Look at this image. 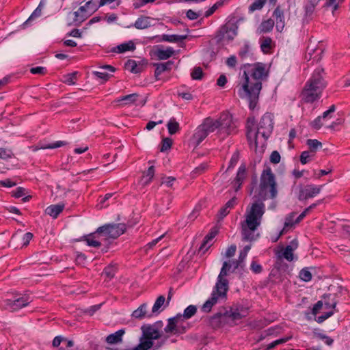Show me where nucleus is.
<instances>
[{
	"label": "nucleus",
	"mask_w": 350,
	"mask_h": 350,
	"mask_svg": "<svg viewBox=\"0 0 350 350\" xmlns=\"http://www.w3.org/2000/svg\"><path fill=\"white\" fill-rule=\"evenodd\" d=\"M208 325L214 329L219 328L227 324L225 311L219 312L208 319Z\"/></svg>",
	"instance_id": "13"
},
{
	"label": "nucleus",
	"mask_w": 350,
	"mask_h": 350,
	"mask_svg": "<svg viewBox=\"0 0 350 350\" xmlns=\"http://www.w3.org/2000/svg\"><path fill=\"white\" fill-rule=\"evenodd\" d=\"M154 175V167L153 165H151L150 167H149L147 172H146L145 176H144V178H146V180L144 182V184H145V185L148 184L152 179Z\"/></svg>",
	"instance_id": "49"
},
{
	"label": "nucleus",
	"mask_w": 350,
	"mask_h": 350,
	"mask_svg": "<svg viewBox=\"0 0 350 350\" xmlns=\"http://www.w3.org/2000/svg\"><path fill=\"white\" fill-rule=\"evenodd\" d=\"M247 254L245 252H243L242 251L240 252L239 258L237 260H233L234 264V270H236L237 269L241 267L243 268L244 267V260L247 256Z\"/></svg>",
	"instance_id": "40"
},
{
	"label": "nucleus",
	"mask_w": 350,
	"mask_h": 350,
	"mask_svg": "<svg viewBox=\"0 0 350 350\" xmlns=\"http://www.w3.org/2000/svg\"><path fill=\"white\" fill-rule=\"evenodd\" d=\"M225 314L227 320V324L232 326L236 323V321L242 319L243 316L237 311L225 310Z\"/></svg>",
	"instance_id": "22"
},
{
	"label": "nucleus",
	"mask_w": 350,
	"mask_h": 350,
	"mask_svg": "<svg viewBox=\"0 0 350 350\" xmlns=\"http://www.w3.org/2000/svg\"><path fill=\"white\" fill-rule=\"evenodd\" d=\"M135 47L134 44L131 41H130L129 42L123 43L122 44L117 46L113 49V51L120 53H124V52H126L128 51H133L135 49Z\"/></svg>",
	"instance_id": "36"
},
{
	"label": "nucleus",
	"mask_w": 350,
	"mask_h": 350,
	"mask_svg": "<svg viewBox=\"0 0 350 350\" xmlns=\"http://www.w3.org/2000/svg\"><path fill=\"white\" fill-rule=\"evenodd\" d=\"M237 204V198L235 197L228 200L225 205L221 208L218 213V217L219 219L224 218L229 213L230 210L232 209Z\"/></svg>",
	"instance_id": "18"
},
{
	"label": "nucleus",
	"mask_w": 350,
	"mask_h": 350,
	"mask_svg": "<svg viewBox=\"0 0 350 350\" xmlns=\"http://www.w3.org/2000/svg\"><path fill=\"white\" fill-rule=\"evenodd\" d=\"M280 161V155L278 151H273L270 156V161L274 164H277Z\"/></svg>",
	"instance_id": "60"
},
{
	"label": "nucleus",
	"mask_w": 350,
	"mask_h": 350,
	"mask_svg": "<svg viewBox=\"0 0 350 350\" xmlns=\"http://www.w3.org/2000/svg\"><path fill=\"white\" fill-rule=\"evenodd\" d=\"M163 322L159 321L152 325L142 327V336L139 343L133 350H149L154 345V340H159L163 336Z\"/></svg>",
	"instance_id": "4"
},
{
	"label": "nucleus",
	"mask_w": 350,
	"mask_h": 350,
	"mask_svg": "<svg viewBox=\"0 0 350 350\" xmlns=\"http://www.w3.org/2000/svg\"><path fill=\"white\" fill-rule=\"evenodd\" d=\"M251 79L247 71L243 72L244 83L241 90H239L241 97H247L250 102V108H255L260 92L262 89V80L267 76L265 65L262 63H257L252 66L250 70Z\"/></svg>",
	"instance_id": "2"
},
{
	"label": "nucleus",
	"mask_w": 350,
	"mask_h": 350,
	"mask_svg": "<svg viewBox=\"0 0 350 350\" xmlns=\"http://www.w3.org/2000/svg\"><path fill=\"white\" fill-rule=\"evenodd\" d=\"M299 278L305 282H309L312 279V273L308 268L302 269L299 272Z\"/></svg>",
	"instance_id": "48"
},
{
	"label": "nucleus",
	"mask_w": 350,
	"mask_h": 350,
	"mask_svg": "<svg viewBox=\"0 0 350 350\" xmlns=\"http://www.w3.org/2000/svg\"><path fill=\"white\" fill-rule=\"evenodd\" d=\"M272 40L269 37H264L260 40V48L264 53H267L271 48Z\"/></svg>",
	"instance_id": "41"
},
{
	"label": "nucleus",
	"mask_w": 350,
	"mask_h": 350,
	"mask_svg": "<svg viewBox=\"0 0 350 350\" xmlns=\"http://www.w3.org/2000/svg\"><path fill=\"white\" fill-rule=\"evenodd\" d=\"M202 70L200 67L194 68L193 70L191 72V77L194 80H199L202 79Z\"/></svg>",
	"instance_id": "52"
},
{
	"label": "nucleus",
	"mask_w": 350,
	"mask_h": 350,
	"mask_svg": "<svg viewBox=\"0 0 350 350\" xmlns=\"http://www.w3.org/2000/svg\"><path fill=\"white\" fill-rule=\"evenodd\" d=\"M126 68L133 73H139L142 70V67L138 66L135 60L129 59L125 64Z\"/></svg>",
	"instance_id": "37"
},
{
	"label": "nucleus",
	"mask_w": 350,
	"mask_h": 350,
	"mask_svg": "<svg viewBox=\"0 0 350 350\" xmlns=\"http://www.w3.org/2000/svg\"><path fill=\"white\" fill-rule=\"evenodd\" d=\"M66 144V142H64V141H57L55 143H53V144H49V145H46V146H42L41 148H43V149H46V148H59V147H61L62 146H64Z\"/></svg>",
	"instance_id": "57"
},
{
	"label": "nucleus",
	"mask_w": 350,
	"mask_h": 350,
	"mask_svg": "<svg viewBox=\"0 0 350 350\" xmlns=\"http://www.w3.org/2000/svg\"><path fill=\"white\" fill-rule=\"evenodd\" d=\"M323 187V185H307L299 189L298 199L305 200L312 198L318 195Z\"/></svg>",
	"instance_id": "12"
},
{
	"label": "nucleus",
	"mask_w": 350,
	"mask_h": 350,
	"mask_svg": "<svg viewBox=\"0 0 350 350\" xmlns=\"http://www.w3.org/2000/svg\"><path fill=\"white\" fill-rule=\"evenodd\" d=\"M151 21L148 16H141L135 21L134 27L138 29H146L151 26Z\"/></svg>",
	"instance_id": "26"
},
{
	"label": "nucleus",
	"mask_w": 350,
	"mask_h": 350,
	"mask_svg": "<svg viewBox=\"0 0 350 350\" xmlns=\"http://www.w3.org/2000/svg\"><path fill=\"white\" fill-rule=\"evenodd\" d=\"M174 53V50L172 47H167L166 49H158L155 51V55L160 60H165L172 57Z\"/></svg>",
	"instance_id": "28"
},
{
	"label": "nucleus",
	"mask_w": 350,
	"mask_h": 350,
	"mask_svg": "<svg viewBox=\"0 0 350 350\" xmlns=\"http://www.w3.org/2000/svg\"><path fill=\"white\" fill-rule=\"evenodd\" d=\"M273 16L275 19L277 29L281 31L284 27V16L283 11L279 6L275 9Z\"/></svg>",
	"instance_id": "17"
},
{
	"label": "nucleus",
	"mask_w": 350,
	"mask_h": 350,
	"mask_svg": "<svg viewBox=\"0 0 350 350\" xmlns=\"http://www.w3.org/2000/svg\"><path fill=\"white\" fill-rule=\"evenodd\" d=\"M323 68H317L306 83L301 92V99L305 103H313L321 97L326 85L323 76Z\"/></svg>",
	"instance_id": "3"
},
{
	"label": "nucleus",
	"mask_w": 350,
	"mask_h": 350,
	"mask_svg": "<svg viewBox=\"0 0 350 350\" xmlns=\"http://www.w3.org/2000/svg\"><path fill=\"white\" fill-rule=\"evenodd\" d=\"M41 8H37L33 13L31 14V16L29 17V18L23 24V26L24 27H26L35 18L39 17L41 15Z\"/></svg>",
	"instance_id": "45"
},
{
	"label": "nucleus",
	"mask_w": 350,
	"mask_h": 350,
	"mask_svg": "<svg viewBox=\"0 0 350 350\" xmlns=\"http://www.w3.org/2000/svg\"><path fill=\"white\" fill-rule=\"evenodd\" d=\"M64 206V204H52L46 208L45 213L55 219L62 212Z\"/></svg>",
	"instance_id": "19"
},
{
	"label": "nucleus",
	"mask_w": 350,
	"mask_h": 350,
	"mask_svg": "<svg viewBox=\"0 0 350 350\" xmlns=\"http://www.w3.org/2000/svg\"><path fill=\"white\" fill-rule=\"evenodd\" d=\"M197 312V308L194 305H190L186 308L184 310V313L182 315V319H189L192 317Z\"/></svg>",
	"instance_id": "39"
},
{
	"label": "nucleus",
	"mask_w": 350,
	"mask_h": 350,
	"mask_svg": "<svg viewBox=\"0 0 350 350\" xmlns=\"http://www.w3.org/2000/svg\"><path fill=\"white\" fill-rule=\"evenodd\" d=\"M213 306L214 305L213 304V302L211 301V300L208 299L202 305L201 310L204 312H208L211 310V308H213Z\"/></svg>",
	"instance_id": "59"
},
{
	"label": "nucleus",
	"mask_w": 350,
	"mask_h": 350,
	"mask_svg": "<svg viewBox=\"0 0 350 350\" xmlns=\"http://www.w3.org/2000/svg\"><path fill=\"white\" fill-rule=\"evenodd\" d=\"M293 252L294 251H293L291 248L286 246L283 251H280L277 253V256L280 260L284 258L291 262L294 259Z\"/></svg>",
	"instance_id": "30"
},
{
	"label": "nucleus",
	"mask_w": 350,
	"mask_h": 350,
	"mask_svg": "<svg viewBox=\"0 0 350 350\" xmlns=\"http://www.w3.org/2000/svg\"><path fill=\"white\" fill-rule=\"evenodd\" d=\"M310 151H304L300 155V162L302 164H306L309 162L310 157L312 155L310 154Z\"/></svg>",
	"instance_id": "55"
},
{
	"label": "nucleus",
	"mask_w": 350,
	"mask_h": 350,
	"mask_svg": "<svg viewBox=\"0 0 350 350\" xmlns=\"http://www.w3.org/2000/svg\"><path fill=\"white\" fill-rule=\"evenodd\" d=\"M182 315L178 314L176 317L170 318L168 323L164 328L165 335L171 334H180L185 332V327L181 325Z\"/></svg>",
	"instance_id": "11"
},
{
	"label": "nucleus",
	"mask_w": 350,
	"mask_h": 350,
	"mask_svg": "<svg viewBox=\"0 0 350 350\" xmlns=\"http://www.w3.org/2000/svg\"><path fill=\"white\" fill-rule=\"evenodd\" d=\"M172 144V140L170 138H165L162 141V146L161 148V152H165L170 149Z\"/></svg>",
	"instance_id": "53"
},
{
	"label": "nucleus",
	"mask_w": 350,
	"mask_h": 350,
	"mask_svg": "<svg viewBox=\"0 0 350 350\" xmlns=\"http://www.w3.org/2000/svg\"><path fill=\"white\" fill-rule=\"evenodd\" d=\"M218 232V230L216 228H213L211 232L205 237L203 243L200 247L199 251L202 252L203 253L210 247L211 244L209 242L216 236Z\"/></svg>",
	"instance_id": "21"
},
{
	"label": "nucleus",
	"mask_w": 350,
	"mask_h": 350,
	"mask_svg": "<svg viewBox=\"0 0 350 350\" xmlns=\"http://www.w3.org/2000/svg\"><path fill=\"white\" fill-rule=\"evenodd\" d=\"M217 120L219 124V135L222 138L236 133V122L229 113H222Z\"/></svg>",
	"instance_id": "7"
},
{
	"label": "nucleus",
	"mask_w": 350,
	"mask_h": 350,
	"mask_svg": "<svg viewBox=\"0 0 350 350\" xmlns=\"http://www.w3.org/2000/svg\"><path fill=\"white\" fill-rule=\"evenodd\" d=\"M165 301V298L163 295H160L157 300L155 301L152 308V312H150L152 314V316L154 314H159L164 308H162L163 306Z\"/></svg>",
	"instance_id": "29"
},
{
	"label": "nucleus",
	"mask_w": 350,
	"mask_h": 350,
	"mask_svg": "<svg viewBox=\"0 0 350 350\" xmlns=\"http://www.w3.org/2000/svg\"><path fill=\"white\" fill-rule=\"evenodd\" d=\"M273 116L270 113H266L260 119L257 131L254 135L257 140L260 136L267 139L271 134L273 129Z\"/></svg>",
	"instance_id": "8"
},
{
	"label": "nucleus",
	"mask_w": 350,
	"mask_h": 350,
	"mask_svg": "<svg viewBox=\"0 0 350 350\" xmlns=\"http://www.w3.org/2000/svg\"><path fill=\"white\" fill-rule=\"evenodd\" d=\"M278 189L275 175L270 168L263 170L260 179V185L255 191L254 198L257 200L246 209L245 219L241 224L242 239L252 241L258 234H256L260 226L265 213V204L262 202L267 199H273L277 196Z\"/></svg>",
	"instance_id": "1"
},
{
	"label": "nucleus",
	"mask_w": 350,
	"mask_h": 350,
	"mask_svg": "<svg viewBox=\"0 0 350 350\" xmlns=\"http://www.w3.org/2000/svg\"><path fill=\"white\" fill-rule=\"evenodd\" d=\"M246 177V168L244 165H241L238 170L237 174L234 180L235 185H237L235 190L238 191L240 189L243 181Z\"/></svg>",
	"instance_id": "25"
},
{
	"label": "nucleus",
	"mask_w": 350,
	"mask_h": 350,
	"mask_svg": "<svg viewBox=\"0 0 350 350\" xmlns=\"http://www.w3.org/2000/svg\"><path fill=\"white\" fill-rule=\"evenodd\" d=\"M320 0H308L304 5L306 16H310L314 11L316 6L319 4Z\"/></svg>",
	"instance_id": "35"
},
{
	"label": "nucleus",
	"mask_w": 350,
	"mask_h": 350,
	"mask_svg": "<svg viewBox=\"0 0 350 350\" xmlns=\"http://www.w3.org/2000/svg\"><path fill=\"white\" fill-rule=\"evenodd\" d=\"M126 230L124 224H105L97 228V234L103 237V240L108 241L109 239H115L122 234Z\"/></svg>",
	"instance_id": "6"
},
{
	"label": "nucleus",
	"mask_w": 350,
	"mask_h": 350,
	"mask_svg": "<svg viewBox=\"0 0 350 350\" xmlns=\"http://www.w3.org/2000/svg\"><path fill=\"white\" fill-rule=\"evenodd\" d=\"M187 38L186 35H167L163 34L161 40L168 42H178Z\"/></svg>",
	"instance_id": "33"
},
{
	"label": "nucleus",
	"mask_w": 350,
	"mask_h": 350,
	"mask_svg": "<svg viewBox=\"0 0 350 350\" xmlns=\"http://www.w3.org/2000/svg\"><path fill=\"white\" fill-rule=\"evenodd\" d=\"M314 335L319 339L323 340L325 343L328 346L332 345L334 342V340L332 338L320 332H314Z\"/></svg>",
	"instance_id": "47"
},
{
	"label": "nucleus",
	"mask_w": 350,
	"mask_h": 350,
	"mask_svg": "<svg viewBox=\"0 0 350 350\" xmlns=\"http://www.w3.org/2000/svg\"><path fill=\"white\" fill-rule=\"evenodd\" d=\"M250 268L255 273H260L262 270L261 265L258 264L256 261L252 262Z\"/></svg>",
	"instance_id": "61"
},
{
	"label": "nucleus",
	"mask_w": 350,
	"mask_h": 350,
	"mask_svg": "<svg viewBox=\"0 0 350 350\" xmlns=\"http://www.w3.org/2000/svg\"><path fill=\"white\" fill-rule=\"evenodd\" d=\"M173 62L168 61L165 63H154L153 66L155 67L154 75L156 78L161 75L163 72L170 70Z\"/></svg>",
	"instance_id": "23"
},
{
	"label": "nucleus",
	"mask_w": 350,
	"mask_h": 350,
	"mask_svg": "<svg viewBox=\"0 0 350 350\" xmlns=\"http://www.w3.org/2000/svg\"><path fill=\"white\" fill-rule=\"evenodd\" d=\"M323 303L325 308L327 309L335 308L337 304L335 295L329 294L324 295Z\"/></svg>",
	"instance_id": "31"
},
{
	"label": "nucleus",
	"mask_w": 350,
	"mask_h": 350,
	"mask_svg": "<svg viewBox=\"0 0 350 350\" xmlns=\"http://www.w3.org/2000/svg\"><path fill=\"white\" fill-rule=\"evenodd\" d=\"M167 127L170 135L175 134L180 129L179 124L175 120L174 118L170 119L167 124Z\"/></svg>",
	"instance_id": "38"
},
{
	"label": "nucleus",
	"mask_w": 350,
	"mask_h": 350,
	"mask_svg": "<svg viewBox=\"0 0 350 350\" xmlns=\"http://www.w3.org/2000/svg\"><path fill=\"white\" fill-rule=\"evenodd\" d=\"M96 234L97 230L94 233L85 237V240L88 245L93 247H98L102 245V242L105 241L103 237H99L100 235Z\"/></svg>",
	"instance_id": "16"
},
{
	"label": "nucleus",
	"mask_w": 350,
	"mask_h": 350,
	"mask_svg": "<svg viewBox=\"0 0 350 350\" xmlns=\"http://www.w3.org/2000/svg\"><path fill=\"white\" fill-rule=\"evenodd\" d=\"M87 14H91L97 10L98 6L96 5L92 1H88L85 4Z\"/></svg>",
	"instance_id": "54"
},
{
	"label": "nucleus",
	"mask_w": 350,
	"mask_h": 350,
	"mask_svg": "<svg viewBox=\"0 0 350 350\" xmlns=\"http://www.w3.org/2000/svg\"><path fill=\"white\" fill-rule=\"evenodd\" d=\"M139 97V95L138 94H131L121 97L117 100V102H124V105H131L135 103L138 100Z\"/></svg>",
	"instance_id": "34"
},
{
	"label": "nucleus",
	"mask_w": 350,
	"mask_h": 350,
	"mask_svg": "<svg viewBox=\"0 0 350 350\" xmlns=\"http://www.w3.org/2000/svg\"><path fill=\"white\" fill-rule=\"evenodd\" d=\"M93 74L95 76H96L98 78H100V79L105 80V81L107 80L109 77L108 73H107L105 71H103V70H100V71H94Z\"/></svg>",
	"instance_id": "62"
},
{
	"label": "nucleus",
	"mask_w": 350,
	"mask_h": 350,
	"mask_svg": "<svg viewBox=\"0 0 350 350\" xmlns=\"http://www.w3.org/2000/svg\"><path fill=\"white\" fill-rule=\"evenodd\" d=\"M306 144L309 146L311 152H315L319 148L322 146V144L317 139H308Z\"/></svg>",
	"instance_id": "43"
},
{
	"label": "nucleus",
	"mask_w": 350,
	"mask_h": 350,
	"mask_svg": "<svg viewBox=\"0 0 350 350\" xmlns=\"http://www.w3.org/2000/svg\"><path fill=\"white\" fill-rule=\"evenodd\" d=\"M77 72H74L66 75L65 76H64V82L68 85L75 84V81L77 80Z\"/></svg>",
	"instance_id": "46"
},
{
	"label": "nucleus",
	"mask_w": 350,
	"mask_h": 350,
	"mask_svg": "<svg viewBox=\"0 0 350 350\" xmlns=\"http://www.w3.org/2000/svg\"><path fill=\"white\" fill-rule=\"evenodd\" d=\"M204 129H205L208 135L210 133H213L215 131H217V133L219 134V124L217 120H214L213 118L208 117L204 120L203 122L201 124Z\"/></svg>",
	"instance_id": "15"
},
{
	"label": "nucleus",
	"mask_w": 350,
	"mask_h": 350,
	"mask_svg": "<svg viewBox=\"0 0 350 350\" xmlns=\"http://www.w3.org/2000/svg\"><path fill=\"white\" fill-rule=\"evenodd\" d=\"M231 265L227 262H224L217 281L209 298L215 306L219 300L224 299L228 290V282L224 277L227 275V268L230 269Z\"/></svg>",
	"instance_id": "5"
},
{
	"label": "nucleus",
	"mask_w": 350,
	"mask_h": 350,
	"mask_svg": "<svg viewBox=\"0 0 350 350\" xmlns=\"http://www.w3.org/2000/svg\"><path fill=\"white\" fill-rule=\"evenodd\" d=\"M237 247L235 245H231L226 252V256L227 258L232 257L236 252Z\"/></svg>",
	"instance_id": "64"
},
{
	"label": "nucleus",
	"mask_w": 350,
	"mask_h": 350,
	"mask_svg": "<svg viewBox=\"0 0 350 350\" xmlns=\"http://www.w3.org/2000/svg\"><path fill=\"white\" fill-rule=\"evenodd\" d=\"M132 317L135 319H142L145 317H151L152 316L151 313L148 314L147 304L144 303L133 312Z\"/></svg>",
	"instance_id": "20"
},
{
	"label": "nucleus",
	"mask_w": 350,
	"mask_h": 350,
	"mask_svg": "<svg viewBox=\"0 0 350 350\" xmlns=\"http://www.w3.org/2000/svg\"><path fill=\"white\" fill-rule=\"evenodd\" d=\"M207 136L208 133H206L205 129H204L203 126L200 124L197 127L195 133L192 136V143L196 146H198Z\"/></svg>",
	"instance_id": "14"
},
{
	"label": "nucleus",
	"mask_w": 350,
	"mask_h": 350,
	"mask_svg": "<svg viewBox=\"0 0 350 350\" xmlns=\"http://www.w3.org/2000/svg\"><path fill=\"white\" fill-rule=\"evenodd\" d=\"M124 333L125 332L124 329H119L115 333L109 334L106 338V342L110 345L117 344L122 341V336Z\"/></svg>",
	"instance_id": "24"
},
{
	"label": "nucleus",
	"mask_w": 350,
	"mask_h": 350,
	"mask_svg": "<svg viewBox=\"0 0 350 350\" xmlns=\"http://www.w3.org/2000/svg\"><path fill=\"white\" fill-rule=\"evenodd\" d=\"M296 215V213L293 212L288 214L285 218V222L283 229L280 231V236L286 233L289 229L293 227L295 223L294 217Z\"/></svg>",
	"instance_id": "27"
},
{
	"label": "nucleus",
	"mask_w": 350,
	"mask_h": 350,
	"mask_svg": "<svg viewBox=\"0 0 350 350\" xmlns=\"http://www.w3.org/2000/svg\"><path fill=\"white\" fill-rule=\"evenodd\" d=\"M3 307L12 311L19 310L27 306L31 299L29 295H24L21 297H15L14 299H7L4 300Z\"/></svg>",
	"instance_id": "10"
},
{
	"label": "nucleus",
	"mask_w": 350,
	"mask_h": 350,
	"mask_svg": "<svg viewBox=\"0 0 350 350\" xmlns=\"http://www.w3.org/2000/svg\"><path fill=\"white\" fill-rule=\"evenodd\" d=\"M169 337V335H163L159 340H157V342H155V340H154V345L151 347L152 350H159L164 345Z\"/></svg>",
	"instance_id": "44"
},
{
	"label": "nucleus",
	"mask_w": 350,
	"mask_h": 350,
	"mask_svg": "<svg viewBox=\"0 0 350 350\" xmlns=\"http://www.w3.org/2000/svg\"><path fill=\"white\" fill-rule=\"evenodd\" d=\"M237 25L231 22L226 23L217 31L216 38L217 42H230L237 35Z\"/></svg>",
	"instance_id": "9"
},
{
	"label": "nucleus",
	"mask_w": 350,
	"mask_h": 350,
	"mask_svg": "<svg viewBox=\"0 0 350 350\" xmlns=\"http://www.w3.org/2000/svg\"><path fill=\"white\" fill-rule=\"evenodd\" d=\"M334 314V312L333 311H329V312H327L325 313H324L323 314L317 317V321L319 323H323L324 321H325L326 319H327L328 318H329L330 317H332Z\"/></svg>",
	"instance_id": "58"
},
{
	"label": "nucleus",
	"mask_w": 350,
	"mask_h": 350,
	"mask_svg": "<svg viewBox=\"0 0 350 350\" xmlns=\"http://www.w3.org/2000/svg\"><path fill=\"white\" fill-rule=\"evenodd\" d=\"M274 25V21L269 18L264 21L260 25L258 31L261 33H267L272 30Z\"/></svg>",
	"instance_id": "32"
},
{
	"label": "nucleus",
	"mask_w": 350,
	"mask_h": 350,
	"mask_svg": "<svg viewBox=\"0 0 350 350\" xmlns=\"http://www.w3.org/2000/svg\"><path fill=\"white\" fill-rule=\"evenodd\" d=\"M115 273L116 268L113 266H108L104 269L103 275H105L109 279H111L115 275Z\"/></svg>",
	"instance_id": "50"
},
{
	"label": "nucleus",
	"mask_w": 350,
	"mask_h": 350,
	"mask_svg": "<svg viewBox=\"0 0 350 350\" xmlns=\"http://www.w3.org/2000/svg\"><path fill=\"white\" fill-rule=\"evenodd\" d=\"M321 120L322 117H317L311 122V126L315 129H319L323 125Z\"/></svg>",
	"instance_id": "63"
},
{
	"label": "nucleus",
	"mask_w": 350,
	"mask_h": 350,
	"mask_svg": "<svg viewBox=\"0 0 350 350\" xmlns=\"http://www.w3.org/2000/svg\"><path fill=\"white\" fill-rule=\"evenodd\" d=\"M12 157V152L10 150L0 148V159H7Z\"/></svg>",
	"instance_id": "56"
},
{
	"label": "nucleus",
	"mask_w": 350,
	"mask_h": 350,
	"mask_svg": "<svg viewBox=\"0 0 350 350\" xmlns=\"http://www.w3.org/2000/svg\"><path fill=\"white\" fill-rule=\"evenodd\" d=\"M267 0H255L249 7L250 12L261 10L265 5Z\"/></svg>",
	"instance_id": "42"
},
{
	"label": "nucleus",
	"mask_w": 350,
	"mask_h": 350,
	"mask_svg": "<svg viewBox=\"0 0 350 350\" xmlns=\"http://www.w3.org/2000/svg\"><path fill=\"white\" fill-rule=\"evenodd\" d=\"M239 159V153L238 151H236L232 155V157L229 162V165L228 167V170H229L230 168H233L238 163Z\"/></svg>",
	"instance_id": "51"
}]
</instances>
